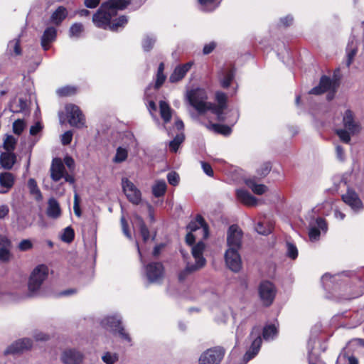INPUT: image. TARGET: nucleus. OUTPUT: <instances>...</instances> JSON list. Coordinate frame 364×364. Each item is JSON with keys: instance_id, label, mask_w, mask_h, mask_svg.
<instances>
[{"instance_id": "1", "label": "nucleus", "mask_w": 364, "mask_h": 364, "mask_svg": "<svg viewBox=\"0 0 364 364\" xmlns=\"http://www.w3.org/2000/svg\"><path fill=\"white\" fill-rule=\"evenodd\" d=\"M131 0H108L102 3L92 16V22L95 26L102 29L109 28L117 31L128 22L126 16L115 18L119 11L125 9Z\"/></svg>"}, {"instance_id": "2", "label": "nucleus", "mask_w": 364, "mask_h": 364, "mask_svg": "<svg viewBox=\"0 0 364 364\" xmlns=\"http://www.w3.org/2000/svg\"><path fill=\"white\" fill-rule=\"evenodd\" d=\"M48 276L47 266L41 264L35 267L28 278L27 296L33 298L43 296V287Z\"/></svg>"}, {"instance_id": "3", "label": "nucleus", "mask_w": 364, "mask_h": 364, "mask_svg": "<svg viewBox=\"0 0 364 364\" xmlns=\"http://www.w3.org/2000/svg\"><path fill=\"white\" fill-rule=\"evenodd\" d=\"M186 98L190 104L198 114H204L211 107V103L207 101L208 95L203 88L192 89L187 92Z\"/></svg>"}, {"instance_id": "4", "label": "nucleus", "mask_w": 364, "mask_h": 364, "mask_svg": "<svg viewBox=\"0 0 364 364\" xmlns=\"http://www.w3.org/2000/svg\"><path fill=\"white\" fill-rule=\"evenodd\" d=\"M261 334V327L259 326H255L249 336V338L251 341V345L244 355L243 360L245 362L247 363L250 361L258 354L262 343Z\"/></svg>"}, {"instance_id": "5", "label": "nucleus", "mask_w": 364, "mask_h": 364, "mask_svg": "<svg viewBox=\"0 0 364 364\" xmlns=\"http://www.w3.org/2000/svg\"><path fill=\"white\" fill-rule=\"evenodd\" d=\"M225 354L222 346H215L207 349L199 357V364H220Z\"/></svg>"}, {"instance_id": "6", "label": "nucleus", "mask_w": 364, "mask_h": 364, "mask_svg": "<svg viewBox=\"0 0 364 364\" xmlns=\"http://www.w3.org/2000/svg\"><path fill=\"white\" fill-rule=\"evenodd\" d=\"M336 87V81L332 80L329 77L323 75L321 77L318 85L312 88L309 91V94L321 95L323 92H329L327 97L328 100H331L333 97Z\"/></svg>"}, {"instance_id": "7", "label": "nucleus", "mask_w": 364, "mask_h": 364, "mask_svg": "<svg viewBox=\"0 0 364 364\" xmlns=\"http://www.w3.org/2000/svg\"><path fill=\"white\" fill-rule=\"evenodd\" d=\"M145 273L150 283L159 284L164 277V267L162 263L152 262L144 267Z\"/></svg>"}, {"instance_id": "8", "label": "nucleus", "mask_w": 364, "mask_h": 364, "mask_svg": "<svg viewBox=\"0 0 364 364\" xmlns=\"http://www.w3.org/2000/svg\"><path fill=\"white\" fill-rule=\"evenodd\" d=\"M122 187L124 193L129 202L138 205L141 200L140 190L128 178H122Z\"/></svg>"}, {"instance_id": "9", "label": "nucleus", "mask_w": 364, "mask_h": 364, "mask_svg": "<svg viewBox=\"0 0 364 364\" xmlns=\"http://www.w3.org/2000/svg\"><path fill=\"white\" fill-rule=\"evenodd\" d=\"M277 294L274 285L269 281H263L259 286V295L263 304L266 306H270Z\"/></svg>"}, {"instance_id": "10", "label": "nucleus", "mask_w": 364, "mask_h": 364, "mask_svg": "<svg viewBox=\"0 0 364 364\" xmlns=\"http://www.w3.org/2000/svg\"><path fill=\"white\" fill-rule=\"evenodd\" d=\"M328 226L326 220L322 218H313L309 225V237L311 242L319 240L321 232L326 233Z\"/></svg>"}, {"instance_id": "11", "label": "nucleus", "mask_w": 364, "mask_h": 364, "mask_svg": "<svg viewBox=\"0 0 364 364\" xmlns=\"http://www.w3.org/2000/svg\"><path fill=\"white\" fill-rule=\"evenodd\" d=\"M243 232L236 225H230L227 232L228 249L240 250Z\"/></svg>"}, {"instance_id": "12", "label": "nucleus", "mask_w": 364, "mask_h": 364, "mask_svg": "<svg viewBox=\"0 0 364 364\" xmlns=\"http://www.w3.org/2000/svg\"><path fill=\"white\" fill-rule=\"evenodd\" d=\"M215 100L218 105L211 103L210 110L216 115L218 121L224 122L226 120L225 110L227 108V95L225 93L218 91L215 93Z\"/></svg>"}, {"instance_id": "13", "label": "nucleus", "mask_w": 364, "mask_h": 364, "mask_svg": "<svg viewBox=\"0 0 364 364\" xmlns=\"http://www.w3.org/2000/svg\"><path fill=\"white\" fill-rule=\"evenodd\" d=\"M69 124L77 128L85 127V118L80 108L75 105H68L65 107Z\"/></svg>"}, {"instance_id": "14", "label": "nucleus", "mask_w": 364, "mask_h": 364, "mask_svg": "<svg viewBox=\"0 0 364 364\" xmlns=\"http://www.w3.org/2000/svg\"><path fill=\"white\" fill-rule=\"evenodd\" d=\"M342 200L355 213H359L364 208L359 196L352 188H348L346 193L342 196Z\"/></svg>"}, {"instance_id": "15", "label": "nucleus", "mask_w": 364, "mask_h": 364, "mask_svg": "<svg viewBox=\"0 0 364 364\" xmlns=\"http://www.w3.org/2000/svg\"><path fill=\"white\" fill-rule=\"evenodd\" d=\"M240 250L227 249L225 253V261L227 267L234 272H238L242 269V259Z\"/></svg>"}, {"instance_id": "16", "label": "nucleus", "mask_w": 364, "mask_h": 364, "mask_svg": "<svg viewBox=\"0 0 364 364\" xmlns=\"http://www.w3.org/2000/svg\"><path fill=\"white\" fill-rule=\"evenodd\" d=\"M84 358L83 353L76 348L65 349L60 355V360L63 364H82Z\"/></svg>"}, {"instance_id": "17", "label": "nucleus", "mask_w": 364, "mask_h": 364, "mask_svg": "<svg viewBox=\"0 0 364 364\" xmlns=\"http://www.w3.org/2000/svg\"><path fill=\"white\" fill-rule=\"evenodd\" d=\"M122 317L119 314H114L105 316L100 321L101 326L105 330L116 333L122 326Z\"/></svg>"}, {"instance_id": "18", "label": "nucleus", "mask_w": 364, "mask_h": 364, "mask_svg": "<svg viewBox=\"0 0 364 364\" xmlns=\"http://www.w3.org/2000/svg\"><path fill=\"white\" fill-rule=\"evenodd\" d=\"M235 76V69L232 65H227L220 69L218 72V80L223 88H228Z\"/></svg>"}, {"instance_id": "19", "label": "nucleus", "mask_w": 364, "mask_h": 364, "mask_svg": "<svg viewBox=\"0 0 364 364\" xmlns=\"http://www.w3.org/2000/svg\"><path fill=\"white\" fill-rule=\"evenodd\" d=\"M33 346V341L28 338L18 339L10 345L5 350V354H16L29 350Z\"/></svg>"}, {"instance_id": "20", "label": "nucleus", "mask_w": 364, "mask_h": 364, "mask_svg": "<svg viewBox=\"0 0 364 364\" xmlns=\"http://www.w3.org/2000/svg\"><path fill=\"white\" fill-rule=\"evenodd\" d=\"M50 171V178L53 181L58 182L63 178L66 170L65 165L60 159L55 158L53 159Z\"/></svg>"}, {"instance_id": "21", "label": "nucleus", "mask_w": 364, "mask_h": 364, "mask_svg": "<svg viewBox=\"0 0 364 364\" xmlns=\"http://www.w3.org/2000/svg\"><path fill=\"white\" fill-rule=\"evenodd\" d=\"M205 248V245L202 241L198 242L192 247L191 253L196 261L193 264L199 269L203 268L206 264V259L203 255Z\"/></svg>"}, {"instance_id": "22", "label": "nucleus", "mask_w": 364, "mask_h": 364, "mask_svg": "<svg viewBox=\"0 0 364 364\" xmlns=\"http://www.w3.org/2000/svg\"><path fill=\"white\" fill-rule=\"evenodd\" d=\"M193 65V63L190 61L176 66L169 77V81L174 83L181 80L191 70Z\"/></svg>"}, {"instance_id": "23", "label": "nucleus", "mask_w": 364, "mask_h": 364, "mask_svg": "<svg viewBox=\"0 0 364 364\" xmlns=\"http://www.w3.org/2000/svg\"><path fill=\"white\" fill-rule=\"evenodd\" d=\"M343 123L346 129L350 134H355L359 132L360 126L354 119V115L351 110L347 109L343 117Z\"/></svg>"}, {"instance_id": "24", "label": "nucleus", "mask_w": 364, "mask_h": 364, "mask_svg": "<svg viewBox=\"0 0 364 364\" xmlns=\"http://www.w3.org/2000/svg\"><path fill=\"white\" fill-rule=\"evenodd\" d=\"M9 110L13 113H23L25 115L29 114L28 102L22 98H14L9 104Z\"/></svg>"}, {"instance_id": "25", "label": "nucleus", "mask_w": 364, "mask_h": 364, "mask_svg": "<svg viewBox=\"0 0 364 364\" xmlns=\"http://www.w3.org/2000/svg\"><path fill=\"white\" fill-rule=\"evenodd\" d=\"M15 178L10 172L0 173V193H6L14 186Z\"/></svg>"}, {"instance_id": "26", "label": "nucleus", "mask_w": 364, "mask_h": 364, "mask_svg": "<svg viewBox=\"0 0 364 364\" xmlns=\"http://www.w3.org/2000/svg\"><path fill=\"white\" fill-rule=\"evenodd\" d=\"M57 36V30L53 27H48L41 36V46L44 50H47L50 48V44L53 42Z\"/></svg>"}, {"instance_id": "27", "label": "nucleus", "mask_w": 364, "mask_h": 364, "mask_svg": "<svg viewBox=\"0 0 364 364\" xmlns=\"http://www.w3.org/2000/svg\"><path fill=\"white\" fill-rule=\"evenodd\" d=\"M236 195L237 199L246 205L255 206L257 204V199L245 190H237Z\"/></svg>"}, {"instance_id": "28", "label": "nucleus", "mask_w": 364, "mask_h": 364, "mask_svg": "<svg viewBox=\"0 0 364 364\" xmlns=\"http://www.w3.org/2000/svg\"><path fill=\"white\" fill-rule=\"evenodd\" d=\"M16 155L14 152H2L0 156V164L4 169L10 170L16 162Z\"/></svg>"}, {"instance_id": "29", "label": "nucleus", "mask_w": 364, "mask_h": 364, "mask_svg": "<svg viewBox=\"0 0 364 364\" xmlns=\"http://www.w3.org/2000/svg\"><path fill=\"white\" fill-rule=\"evenodd\" d=\"M68 12L65 7L58 6L50 16V22L55 26H59L66 18Z\"/></svg>"}, {"instance_id": "30", "label": "nucleus", "mask_w": 364, "mask_h": 364, "mask_svg": "<svg viewBox=\"0 0 364 364\" xmlns=\"http://www.w3.org/2000/svg\"><path fill=\"white\" fill-rule=\"evenodd\" d=\"M200 228H202L204 237H206L208 236V228L205 223L203 218L200 215H198L196 217L195 221H191L187 225V229L190 230V232L196 231Z\"/></svg>"}, {"instance_id": "31", "label": "nucleus", "mask_w": 364, "mask_h": 364, "mask_svg": "<svg viewBox=\"0 0 364 364\" xmlns=\"http://www.w3.org/2000/svg\"><path fill=\"white\" fill-rule=\"evenodd\" d=\"M47 215L52 218H57L60 215V208L58 202L53 198L48 200Z\"/></svg>"}, {"instance_id": "32", "label": "nucleus", "mask_w": 364, "mask_h": 364, "mask_svg": "<svg viewBox=\"0 0 364 364\" xmlns=\"http://www.w3.org/2000/svg\"><path fill=\"white\" fill-rule=\"evenodd\" d=\"M167 185L164 180H156L151 187V192L154 197L160 198L166 192Z\"/></svg>"}, {"instance_id": "33", "label": "nucleus", "mask_w": 364, "mask_h": 364, "mask_svg": "<svg viewBox=\"0 0 364 364\" xmlns=\"http://www.w3.org/2000/svg\"><path fill=\"white\" fill-rule=\"evenodd\" d=\"M245 183L257 195H262L268 189L265 185L257 183L255 178L245 179Z\"/></svg>"}, {"instance_id": "34", "label": "nucleus", "mask_w": 364, "mask_h": 364, "mask_svg": "<svg viewBox=\"0 0 364 364\" xmlns=\"http://www.w3.org/2000/svg\"><path fill=\"white\" fill-rule=\"evenodd\" d=\"M198 2L201 11L211 12L219 6L221 0H198Z\"/></svg>"}, {"instance_id": "35", "label": "nucleus", "mask_w": 364, "mask_h": 364, "mask_svg": "<svg viewBox=\"0 0 364 364\" xmlns=\"http://www.w3.org/2000/svg\"><path fill=\"white\" fill-rule=\"evenodd\" d=\"M278 335V329L274 324H269L262 329V337L265 341H273Z\"/></svg>"}, {"instance_id": "36", "label": "nucleus", "mask_w": 364, "mask_h": 364, "mask_svg": "<svg viewBox=\"0 0 364 364\" xmlns=\"http://www.w3.org/2000/svg\"><path fill=\"white\" fill-rule=\"evenodd\" d=\"M159 110L164 123L169 122L172 117V109L169 105L166 102L161 100L159 102Z\"/></svg>"}, {"instance_id": "37", "label": "nucleus", "mask_w": 364, "mask_h": 364, "mask_svg": "<svg viewBox=\"0 0 364 364\" xmlns=\"http://www.w3.org/2000/svg\"><path fill=\"white\" fill-rule=\"evenodd\" d=\"M134 223L139 227L140 234L143 238L144 242L149 240L150 235L148 228L146 226L142 218L139 215H135Z\"/></svg>"}, {"instance_id": "38", "label": "nucleus", "mask_w": 364, "mask_h": 364, "mask_svg": "<svg viewBox=\"0 0 364 364\" xmlns=\"http://www.w3.org/2000/svg\"><path fill=\"white\" fill-rule=\"evenodd\" d=\"M28 188L30 194L38 201L42 200V194L38 187L37 183L34 178H29L28 181Z\"/></svg>"}, {"instance_id": "39", "label": "nucleus", "mask_w": 364, "mask_h": 364, "mask_svg": "<svg viewBox=\"0 0 364 364\" xmlns=\"http://www.w3.org/2000/svg\"><path fill=\"white\" fill-rule=\"evenodd\" d=\"M205 127L216 133L228 136L231 133V128L227 125H221L218 124H206Z\"/></svg>"}, {"instance_id": "40", "label": "nucleus", "mask_w": 364, "mask_h": 364, "mask_svg": "<svg viewBox=\"0 0 364 364\" xmlns=\"http://www.w3.org/2000/svg\"><path fill=\"white\" fill-rule=\"evenodd\" d=\"M84 32V26L81 23H74L71 25L68 35L70 38L78 39Z\"/></svg>"}, {"instance_id": "41", "label": "nucleus", "mask_w": 364, "mask_h": 364, "mask_svg": "<svg viewBox=\"0 0 364 364\" xmlns=\"http://www.w3.org/2000/svg\"><path fill=\"white\" fill-rule=\"evenodd\" d=\"M200 269L193 264H191L190 262H188L186 264V267L179 272L178 274V280L180 282L184 281L186 277L190 275L191 274L199 270Z\"/></svg>"}, {"instance_id": "42", "label": "nucleus", "mask_w": 364, "mask_h": 364, "mask_svg": "<svg viewBox=\"0 0 364 364\" xmlns=\"http://www.w3.org/2000/svg\"><path fill=\"white\" fill-rule=\"evenodd\" d=\"M156 41V38L155 36L152 34L146 35L141 43L143 50L146 52L151 50L154 46Z\"/></svg>"}, {"instance_id": "43", "label": "nucleus", "mask_w": 364, "mask_h": 364, "mask_svg": "<svg viewBox=\"0 0 364 364\" xmlns=\"http://www.w3.org/2000/svg\"><path fill=\"white\" fill-rule=\"evenodd\" d=\"M185 136L183 133L176 134L174 139L169 142V149L173 152H176L181 145L184 141Z\"/></svg>"}, {"instance_id": "44", "label": "nucleus", "mask_w": 364, "mask_h": 364, "mask_svg": "<svg viewBox=\"0 0 364 364\" xmlns=\"http://www.w3.org/2000/svg\"><path fill=\"white\" fill-rule=\"evenodd\" d=\"M164 64L161 63L159 65L157 74H156V80L155 83V88L159 89L164 82L166 76L164 74Z\"/></svg>"}, {"instance_id": "45", "label": "nucleus", "mask_w": 364, "mask_h": 364, "mask_svg": "<svg viewBox=\"0 0 364 364\" xmlns=\"http://www.w3.org/2000/svg\"><path fill=\"white\" fill-rule=\"evenodd\" d=\"M286 248L287 256L291 259H296L298 257V249L294 243L287 241Z\"/></svg>"}, {"instance_id": "46", "label": "nucleus", "mask_w": 364, "mask_h": 364, "mask_svg": "<svg viewBox=\"0 0 364 364\" xmlns=\"http://www.w3.org/2000/svg\"><path fill=\"white\" fill-rule=\"evenodd\" d=\"M346 50H347L346 66L349 67L351 65V63H353V60L357 53L358 50H357V48L355 46H353V43H348Z\"/></svg>"}, {"instance_id": "47", "label": "nucleus", "mask_w": 364, "mask_h": 364, "mask_svg": "<svg viewBox=\"0 0 364 364\" xmlns=\"http://www.w3.org/2000/svg\"><path fill=\"white\" fill-rule=\"evenodd\" d=\"M128 156V151L125 148L121 146L117 149L116 154L113 159L114 162L121 163L124 161Z\"/></svg>"}, {"instance_id": "48", "label": "nucleus", "mask_w": 364, "mask_h": 364, "mask_svg": "<svg viewBox=\"0 0 364 364\" xmlns=\"http://www.w3.org/2000/svg\"><path fill=\"white\" fill-rule=\"evenodd\" d=\"M14 294L0 285V302H9L14 300Z\"/></svg>"}, {"instance_id": "49", "label": "nucleus", "mask_w": 364, "mask_h": 364, "mask_svg": "<svg viewBox=\"0 0 364 364\" xmlns=\"http://www.w3.org/2000/svg\"><path fill=\"white\" fill-rule=\"evenodd\" d=\"M11 246V242L5 245H1L0 247V261L3 262H7L11 259V252L9 250V247Z\"/></svg>"}, {"instance_id": "50", "label": "nucleus", "mask_w": 364, "mask_h": 364, "mask_svg": "<svg viewBox=\"0 0 364 364\" xmlns=\"http://www.w3.org/2000/svg\"><path fill=\"white\" fill-rule=\"evenodd\" d=\"M16 144V139L11 135H7L4 141L3 146L6 151L13 152L15 149Z\"/></svg>"}, {"instance_id": "51", "label": "nucleus", "mask_w": 364, "mask_h": 364, "mask_svg": "<svg viewBox=\"0 0 364 364\" xmlns=\"http://www.w3.org/2000/svg\"><path fill=\"white\" fill-rule=\"evenodd\" d=\"M119 359V355L116 353L106 352L102 356V361L106 364H114Z\"/></svg>"}, {"instance_id": "52", "label": "nucleus", "mask_w": 364, "mask_h": 364, "mask_svg": "<svg viewBox=\"0 0 364 364\" xmlns=\"http://www.w3.org/2000/svg\"><path fill=\"white\" fill-rule=\"evenodd\" d=\"M255 230L260 235H267L271 233L272 230V224H269L265 227L262 222H259L255 227Z\"/></svg>"}, {"instance_id": "53", "label": "nucleus", "mask_w": 364, "mask_h": 364, "mask_svg": "<svg viewBox=\"0 0 364 364\" xmlns=\"http://www.w3.org/2000/svg\"><path fill=\"white\" fill-rule=\"evenodd\" d=\"M26 127V123L23 119H17L13 123V132L17 135H20Z\"/></svg>"}, {"instance_id": "54", "label": "nucleus", "mask_w": 364, "mask_h": 364, "mask_svg": "<svg viewBox=\"0 0 364 364\" xmlns=\"http://www.w3.org/2000/svg\"><path fill=\"white\" fill-rule=\"evenodd\" d=\"M74 231L70 227H67L64 229L63 233L61 235V240L65 242H70L74 239Z\"/></svg>"}, {"instance_id": "55", "label": "nucleus", "mask_w": 364, "mask_h": 364, "mask_svg": "<svg viewBox=\"0 0 364 364\" xmlns=\"http://www.w3.org/2000/svg\"><path fill=\"white\" fill-rule=\"evenodd\" d=\"M76 89L73 86H65L57 90V94L61 97L69 96L75 93Z\"/></svg>"}, {"instance_id": "56", "label": "nucleus", "mask_w": 364, "mask_h": 364, "mask_svg": "<svg viewBox=\"0 0 364 364\" xmlns=\"http://www.w3.org/2000/svg\"><path fill=\"white\" fill-rule=\"evenodd\" d=\"M336 132L343 142L346 144L350 142V132L347 129H338Z\"/></svg>"}, {"instance_id": "57", "label": "nucleus", "mask_w": 364, "mask_h": 364, "mask_svg": "<svg viewBox=\"0 0 364 364\" xmlns=\"http://www.w3.org/2000/svg\"><path fill=\"white\" fill-rule=\"evenodd\" d=\"M336 276L326 273L321 277V283L324 289H328L330 288V283L335 280Z\"/></svg>"}, {"instance_id": "58", "label": "nucleus", "mask_w": 364, "mask_h": 364, "mask_svg": "<svg viewBox=\"0 0 364 364\" xmlns=\"http://www.w3.org/2000/svg\"><path fill=\"white\" fill-rule=\"evenodd\" d=\"M271 171L270 163H264L257 169V174L261 177L264 178L268 175Z\"/></svg>"}, {"instance_id": "59", "label": "nucleus", "mask_w": 364, "mask_h": 364, "mask_svg": "<svg viewBox=\"0 0 364 364\" xmlns=\"http://www.w3.org/2000/svg\"><path fill=\"white\" fill-rule=\"evenodd\" d=\"M179 175L175 171H171L167 174V180L170 185L176 186L179 183Z\"/></svg>"}, {"instance_id": "60", "label": "nucleus", "mask_w": 364, "mask_h": 364, "mask_svg": "<svg viewBox=\"0 0 364 364\" xmlns=\"http://www.w3.org/2000/svg\"><path fill=\"white\" fill-rule=\"evenodd\" d=\"M119 336V337L127 341V343H131L132 338L128 333L126 332L125 329L122 326H121L117 330V333Z\"/></svg>"}, {"instance_id": "61", "label": "nucleus", "mask_w": 364, "mask_h": 364, "mask_svg": "<svg viewBox=\"0 0 364 364\" xmlns=\"http://www.w3.org/2000/svg\"><path fill=\"white\" fill-rule=\"evenodd\" d=\"M18 247L21 251H27L33 247V244L30 240L26 239L20 242Z\"/></svg>"}, {"instance_id": "62", "label": "nucleus", "mask_w": 364, "mask_h": 364, "mask_svg": "<svg viewBox=\"0 0 364 364\" xmlns=\"http://www.w3.org/2000/svg\"><path fill=\"white\" fill-rule=\"evenodd\" d=\"M201 168L203 171V172L208 176L213 177L214 175L213 170L210 165V164L205 162V161H200Z\"/></svg>"}, {"instance_id": "63", "label": "nucleus", "mask_w": 364, "mask_h": 364, "mask_svg": "<svg viewBox=\"0 0 364 364\" xmlns=\"http://www.w3.org/2000/svg\"><path fill=\"white\" fill-rule=\"evenodd\" d=\"M216 46L217 43L215 41H211L208 43H206L203 47V53L204 55H208L211 53L215 50Z\"/></svg>"}, {"instance_id": "64", "label": "nucleus", "mask_w": 364, "mask_h": 364, "mask_svg": "<svg viewBox=\"0 0 364 364\" xmlns=\"http://www.w3.org/2000/svg\"><path fill=\"white\" fill-rule=\"evenodd\" d=\"M73 139V132L67 131L61 136V142L63 145H68L70 144Z\"/></svg>"}]
</instances>
